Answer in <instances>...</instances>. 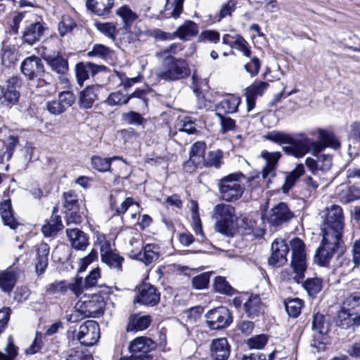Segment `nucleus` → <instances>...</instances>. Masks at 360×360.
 <instances>
[{
	"label": "nucleus",
	"instance_id": "nucleus-44",
	"mask_svg": "<svg viewBox=\"0 0 360 360\" xmlns=\"http://www.w3.org/2000/svg\"><path fill=\"white\" fill-rule=\"evenodd\" d=\"M213 286L217 292L229 296H231L237 292V290L229 284L225 277L220 276L214 278Z\"/></svg>",
	"mask_w": 360,
	"mask_h": 360
},
{
	"label": "nucleus",
	"instance_id": "nucleus-20",
	"mask_svg": "<svg viewBox=\"0 0 360 360\" xmlns=\"http://www.w3.org/2000/svg\"><path fill=\"white\" fill-rule=\"evenodd\" d=\"M268 86V82L257 81L246 88L245 97L248 112L255 108L256 98L262 96Z\"/></svg>",
	"mask_w": 360,
	"mask_h": 360
},
{
	"label": "nucleus",
	"instance_id": "nucleus-53",
	"mask_svg": "<svg viewBox=\"0 0 360 360\" xmlns=\"http://www.w3.org/2000/svg\"><path fill=\"white\" fill-rule=\"evenodd\" d=\"M302 285L310 296H315L322 289V280L317 277L307 278Z\"/></svg>",
	"mask_w": 360,
	"mask_h": 360
},
{
	"label": "nucleus",
	"instance_id": "nucleus-56",
	"mask_svg": "<svg viewBox=\"0 0 360 360\" xmlns=\"http://www.w3.org/2000/svg\"><path fill=\"white\" fill-rule=\"evenodd\" d=\"M94 26L108 37L112 40L115 39L116 26L113 22H101L99 21H95Z\"/></svg>",
	"mask_w": 360,
	"mask_h": 360
},
{
	"label": "nucleus",
	"instance_id": "nucleus-57",
	"mask_svg": "<svg viewBox=\"0 0 360 360\" xmlns=\"http://www.w3.org/2000/svg\"><path fill=\"white\" fill-rule=\"evenodd\" d=\"M65 360H94V358L87 350L72 348L68 351Z\"/></svg>",
	"mask_w": 360,
	"mask_h": 360
},
{
	"label": "nucleus",
	"instance_id": "nucleus-15",
	"mask_svg": "<svg viewBox=\"0 0 360 360\" xmlns=\"http://www.w3.org/2000/svg\"><path fill=\"white\" fill-rule=\"evenodd\" d=\"M45 30L46 27L44 22H35L29 24L22 32V42L31 46L35 44L41 39Z\"/></svg>",
	"mask_w": 360,
	"mask_h": 360
},
{
	"label": "nucleus",
	"instance_id": "nucleus-63",
	"mask_svg": "<svg viewBox=\"0 0 360 360\" xmlns=\"http://www.w3.org/2000/svg\"><path fill=\"white\" fill-rule=\"evenodd\" d=\"M65 198L64 207L69 211H77L78 210V199L77 195L72 192H65L63 194Z\"/></svg>",
	"mask_w": 360,
	"mask_h": 360
},
{
	"label": "nucleus",
	"instance_id": "nucleus-11",
	"mask_svg": "<svg viewBox=\"0 0 360 360\" xmlns=\"http://www.w3.org/2000/svg\"><path fill=\"white\" fill-rule=\"evenodd\" d=\"M20 72L29 81L45 75V67L41 59L36 56H28L20 64Z\"/></svg>",
	"mask_w": 360,
	"mask_h": 360
},
{
	"label": "nucleus",
	"instance_id": "nucleus-51",
	"mask_svg": "<svg viewBox=\"0 0 360 360\" xmlns=\"http://www.w3.org/2000/svg\"><path fill=\"white\" fill-rule=\"evenodd\" d=\"M214 213L221 217L220 219H234L235 208L230 205L218 204L214 208Z\"/></svg>",
	"mask_w": 360,
	"mask_h": 360
},
{
	"label": "nucleus",
	"instance_id": "nucleus-8",
	"mask_svg": "<svg viewBox=\"0 0 360 360\" xmlns=\"http://www.w3.org/2000/svg\"><path fill=\"white\" fill-rule=\"evenodd\" d=\"M331 239L326 245L321 243V246L316 250L314 260L321 266H328L330 262L336 251H340L341 253L345 252L346 247L342 240L336 241L335 239Z\"/></svg>",
	"mask_w": 360,
	"mask_h": 360
},
{
	"label": "nucleus",
	"instance_id": "nucleus-9",
	"mask_svg": "<svg viewBox=\"0 0 360 360\" xmlns=\"http://www.w3.org/2000/svg\"><path fill=\"white\" fill-rule=\"evenodd\" d=\"M137 295L134 302L149 307L156 306L160 301V292L158 288L149 283H142L137 285Z\"/></svg>",
	"mask_w": 360,
	"mask_h": 360
},
{
	"label": "nucleus",
	"instance_id": "nucleus-16",
	"mask_svg": "<svg viewBox=\"0 0 360 360\" xmlns=\"http://www.w3.org/2000/svg\"><path fill=\"white\" fill-rule=\"evenodd\" d=\"M22 79L19 76H12L6 81L5 102L11 105H16L20 97V89Z\"/></svg>",
	"mask_w": 360,
	"mask_h": 360
},
{
	"label": "nucleus",
	"instance_id": "nucleus-5",
	"mask_svg": "<svg viewBox=\"0 0 360 360\" xmlns=\"http://www.w3.org/2000/svg\"><path fill=\"white\" fill-rule=\"evenodd\" d=\"M243 176L241 172L230 174L221 179L219 184L221 198L227 202H233L239 199L243 192L244 187L237 181Z\"/></svg>",
	"mask_w": 360,
	"mask_h": 360
},
{
	"label": "nucleus",
	"instance_id": "nucleus-28",
	"mask_svg": "<svg viewBox=\"0 0 360 360\" xmlns=\"http://www.w3.org/2000/svg\"><path fill=\"white\" fill-rule=\"evenodd\" d=\"M66 233L75 250H84L89 244L87 235L78 229H67Z\"/></svg>",
	"mask_w": 360,
	"mask_h": 360
},
{
	"label": "nucleus",
	"instance_id": "nucleus-54",
	"mask_svg": "<svg viewBox=\"0 0 360 360\" xmlns=\"http://www.w3.org/2000/svg\"><path fill=\"white\" fill-rule=\"evenodd\" d=\"M344 304L349 307L346 309L351 311L355 316H360L359 293H354L347 297L344 302Z\"/></svg>",
	"mask_w": 360,
	"mask_h": 360
},
{
	"label": "nucleus",
	"instance_id": "nucleus-48",
	"mask_svg": "<svg viewBox=\"0 0 360 360\" xmlns=\"http://www.w3.org/2000/svg\"><path fill=\"white\" fill-rule=\"evenodd\" d=\"M121 120L129 125L141 126L146 120L138 112L130 110L121 115Z\"/></svg>",
	"mask_w": 360,
	"mask_h": 360
},
{
	"label": "nucleus",
	"instance_id": "nucleus-45",
	"mask_svg": "<svg viewBox=\"0 0 360 360\" xmlns=\"http://www.w3.org/2000/svg\"><path fill=\"white\" fill-rule=\"evenodd\" d=\"M149 89H137L131 94L127 95V97H130V100L133 98H138V108L141 110H145L148 106V95L150 93Z\"/></svg>",
	"mask_w": 360,
	"mask_h": 360
},
{
	"label": "nucleus",
	"instance_id": "nucleus-37",
	"mask_svg": "<svg viewBox=\"0 0 360 360\" xmlns=\"http://www.w3.org/2000/svg\"><path fill=\"white\" fill-rule=\"evenodd\" d=\"M243 308L247 316L255 319L261 313V300L258 295H251L244 303Z\"/></svg>",
	"mask_w": 360,
	"mask_h": 360
},
{
	"label": "nucleus",
	"instance_id": "nucleus-29",
	"mask_svg": "<svg viewBox=\"0 0 360 360\" xmlns=\"http://www.w3.org/2000/svg\"><path fill=\"white\" fill-rule=\"evenodd\" d=\"M152 319L150 315L140 316L139 314H132L129 317L127 332H137L148 328Z\"/></svg>",
	"mask_w": 360,
	"mask_h": 360
},
{
	"label": "nucleus",
	"instance_id": "nucleus-7",
	"mask_svg": "<svg viewBox=\"0 0 360 360\" xmlns=\"http://www.w3.org/2000/svg\"><path fill=\"white\" fill-rule=\"evenodd\" d=\"M207 326L211 330H220L227 328L233 322V317L226 307L221 306L210 309L205 314Z\"/></svg>",
	"mask_w": 360,
	"mask_h": 360
},
{
	"label": "nucleus",
	"instance_id": "nucleus-36",
	"mask_svg": "<svg viewBox=\"0 0 360 360\" xmlns=\"http://www.w3.org/2000/svg\"><path fill=\"white\" fill-rule=\"evenodd\" d=\"M304 167L302 164H299L288 174L286 175L285 182L282 186L283 193H288L290 189L295 186L298 179L304 174Z\"/></svg>",
	"mask_w": 360,
	"mask_h": 360
},
{
	"label": "nucleus",
	"instance_id": "nucleus-40",
	"mask_svg": "<svg viewBox=\"0 0 360 360\" xmlns=\"http://www.w3.org/2000/svg\"><path fill=\"white\" fill-rule=\"evenodd\" d=\"M283 304L288 315L292 318L298 317L304 307V301L298 297L285 299Z\"/></svg>",
	"mask_w": 360,
	"mask_h": 360
},
{
	"label": "nucleus",
	"instance_id": "nucleus-58",
	"mask_svg": "<svg viewBox=\"0 0 360 360\" xmlns=\"http://www.w3.org/2000/svg\"><path fill=\"white\" fill-rule=\"evenodd\" d=\"M267 341V336L264 334H260L249 338L246 344L250 349H260L266 345Z\"/></svg>",
	"mask_w": 360,
	"mask_h": 360
},
{
	"label": "nucleus",
	"instance_id": "nucleus-17",
	"mask_svg": "<svg viewBox=\"0 0 360 360\" xmlns=\"http://www.w3.org/2000/svg\"><path fill=\"white\" fill-rule=\"evenodd\" d=\"M212 360H228L231 354V345L226 338L213 339L210 346Z\"/></svg>",
	"mask_w": 360,
	"mask_h": 360
},
{
	"label": "nucleus",
	"instance_id": "nucleus-4",
	"mask_svg": "<svg viewBox=\"0 0 360 360\" xmlns=\"http://www.w3.org/2000/svg\"><path fill=\"white\" fill-rule=\"evenodd\" d=\"M190 75V68L184 59L169 55L164 58L158 77L165 81L174 82L187 78Z\"/></svg>",
	"mask_w": 360,
	"mask_h": 360
},
{
	"label": "nucleus",
	"instance_id": "nucleus-27",
	"mask_svg": "<svg viewBox=\"0 0 360 360\" xmlns=\"http://www.w3.org/2000/svg\"><path fill=\"white\" fill-rule=\"evenodd\" d=\"M36 88L39 89L40 94L44 96H51L56 93L57 85L54 82L52 75L50 72L46 71L44 76L37 77Z\"/></svg>",
	"mask_w": 360,
	"mask_h": 360
},
{
	"label": "nucleus",
	"instance_id": "nucleus-49",
	"mask_svg": "<svg viewBox=\"0 0 360 360\" xmlns=\"http://www.w3.org/2000/svg\"><path fill=\"white\" fill-rule=\"evenodd\" d=\"M130 101V97L127 94H123L121 91H117L110 93L104 103L110 106L126 105Z\"/></svg>",
	"mask_w": 360,
	"mask_h": 360
},
{
	"label": "nucleus",
	"instance_id": "nucleus-6",
	"mask_svg": "<svg viewBox=\"0 0 360 360\" xmlns=\"http://www.w3.org/2000/svg\"><path fill=\"white\" fill-rule=\"evenodd\" d=\"M156 342L152 339L141 336L136 338L129 345V351L131 354L129 360H152L153 356L149 353L155 349Z\"/></svg>",
	"mask_w": 360,
	"mask_h": 360
},
{
	"label": "nucleus",
	"instance_id": "nucleus-2",
	"mask_svg": "<svg viewBox=\"0 0 360 360\" xmlns=\"http://www.w3.org/2000/svg\"><path fill=\"white\" fill-rule=\"evenodd\" d=\"M344 217L342 209L340 206L333 205L327 210L325 215L321 231L323 234L322 243L327 244L331 239L336 241L342 240V232L344 229Z\"/></svg>",
	"mask_w": 360,
	"mask_h": 360
},
{
	"label": "nucleus",
	"instance_id": "nucleus-41",
	"mask_svg": "<svg viewBox=\"0 0 360 360\" xmlns=\"http://www.w3.org/2000/svg\"><path fill=\"white\" fill-rule=\"evenodd\" d=\"M116 14L122 19L123 28L126 30L131 28L134 22L138 18L137 14L126 5L119 8L116 11Z\"/></svg>",
	"mask_w": 360,
	"mask_h": 360
},
{
	"label": "nucleus",
	"instance_id": "nucleus-10",
	"mask_svg": "<svg viewBox=\"0 0 360 360\" xmlns=\"http://www.w3.org/2000/svg\"><path fill=\"white\" fill-rule=\"evenodd\" d=\"M330 324L326 316L319 312L315 313L312 316L311 330L316 333L314 335V343L311 346L319 349L323 348L325 343L323 342L324 336L330 331Z\"/></svg>",
	"mask_w": 360,
	"mask_h": 360
},
{
	"label": "nucleus",
	"instance_id": "nucleus-24",
	"mask_svg": "<svg viewBox=\"0 0 360 360\" xmlns=\"http://www.w3.org/2000/svg\"><path fill=\"white\" fill-rule=\"evenodd\" d=\"M100 85H92L86 86L79 94L78 104L81 108H91L96 100L98 99V92L101 90Z\"/></svg>",
	"mask_w": 360,
	"mask_h": 360
},
{
	"label": "nucleus",
	"instance_id": "nucleus-59",
	"mask_svg": "<svg viewBox=\"0 0 360 360\" xmlns=\"http://www.w3.org/2000/svg\"><path fill=\"white\" fill-rule=\"evenodd\" d=\"M205 149L206 144L204 142H195L191 146L189 152V156L202 162L205 158Z\"/></svg>",
	"mask_w": 360,
	"mask_h": 360
},
{
	"label": "nucleus",
	"instance_id": "nucleus-46",
	"mask_svg": "<svg viewBox=\"0 0 360 360\" xmlns=\"http://www.w3.org/2000/svg\"><path fill=\"white\" fill-rule=\"evenodd\" d=\"M215 230L227 237L235 235L234 219H219L215 224Z\"/></svg>",
	"mask_w": 360,
	"mask_h": 360
},
{
	"label": "nucleus",
	"instance_id": "nucleus-23",
	"mask_svg": "<svg viewBox=\"0 0 360 360\" xmlns=\"http://www.w3.org/2000/svg\"><path fill=\"white\" fill-rule=\"evenodd\" d=\"M335 324L342 329L360 326V316H355L351 311L342 307L335 318Z\"/></svg>",
	"mask_w": 360,
	"mask_h": 360
},
{
	"label": "nucleus",
	"instance_id": "nucleus-34",
	"mask_svg": "<svg viewBox=\"0 0 360 360\" xmlns=\"http://www.w3.org/2000/svg\"><path fill=\"white\" fill-rule=\"evenodd\" d=\"M103 252V246L101 248V261L107 264L111 269H115L117 271H122V262L124 259L123 257L114 253L111 250Z\"/></svg>",
	"mask_w": 360,
	"mask_h": 360
},
{
	"label": "nucleus",
	"instance_id": "nucleus-18",
	"mask_svg": "<svg viewBox=\"0 0 360 360\" xmlns=\"http://www.w3.org/2000/svg\"><path fill=\"white\" fill-rule=\"evenodd\" d=\"M49 245L44 242L41 243L36 248L35 271L38 276L44 274L49 264Z\"/></svg>",
	"mask_w": 360,
	"mask_h": 360
},
{
	"label": "nucleus",
	"instance_id": "nucleus-62",
	"mask_svg": "<svg viewBox=\"0 0 360 360\" xmlns=\"http://www.w3.org/2000/svg\"><path fill=\"white\" fill-rule=\"evenodd\" d=\"M197 98V106L199 109L209 110L212 108V101L208 98L207 93H203L201 89L198 92L194 93Z\"/></svg>",
	"mask_w": 360,
	"mask_h": 360
},
{
	"label": "nucleus",
	"instance_id": "nucleus-3",
	"mask_svg": "<svg viewBox=\"0 0 360 360\" xmlns=\"http://www.w3.org/2000/svg\"><path fill=\"white\" fill-rule=\"evenodd\" d=\"M66 335L68 347L74 346L77 342L82 345L91 347L96 344L100 338L99 325L96 321L88 320L79 326L77 334L76 330H68Z\"/></svg>",
	"mask_w": 360,
	"mask_h": 360
},
{
	"label": "nucleus",
	"instance_id": "nucleus-38",
	"mask_svg": "<svg viewBox=\"0 0 360 360\" xmlns=\"http://www.w3.org/2000/svg\"><path fill=\"white\" fill-rule=\"evenodd\" d=\"M157 250L158 248L155 245L147 244L143 248V252H139L134 258L148 265L158 259L159 254Z\"/></svg>",
	"mask_w": 360,
	"mask_h": 360
},
{
	"label": "nucleus",
	"instance_id": "nucleus-14",
	"mask_svg": "<svg viewBox=\"0 0 360 360\" xmlns=\"http://www.w3.org/2000/svg\"><path fill=\"white\" fill-rule=\"evenodd\" d=\"M288 251L289 248L285 240H275L271 244V255L268 259V264L271 266H283L288 261Z\"/></svg>",
	"mask_w": 360,
	"mask_h": 360
},
{
	"label": "nucleus",
	"instance_id": "nucleus-13",
	"mask_svg": "<svg viewBox=\"0 0 360 360\" xmlns=\"http://www.w3.org/2000/svg\"><path fill=\"white\" fill-rule=\"evenodd\" d=\"M108 68L103 65H96L91 62H79L75 65V74L77 83L80 86H83L84 82L94 77L100 72L106 71Z\"/></svg>",
	"mask_w": 360,
	"mask_h": 360
},
{
	"label": "nucleus",
	"instance_id": "nucleus-25",
	"mask_svg": "<svg viewBox=\"0 0 360 360\" xmlns=\"http://www.w3.org/2000/svg\"><path fill=\"white\" fill-rule=\"evenodd\" d=\"M105 306L104 299L96 295L92 297V299L84 302L85 311L84 314L87 317H99L104 313Z\"/></svg>",
	"mask_w": 360,
	"mask_h": 360
},
{
	"label": "nucleus",
	"instance_id": "nucleus-42",
	"mask_svg": "<svg viewBox=\"0 0 360 360\" xmlns=\"http://www.w3.org/2000/svg\"><path fill=\"white\" fill-rule=\"evenodd\" d=\"M63 225L59 215H51L50 220L41 228V231L45 236H51L62 230Z\"/></svg>",
	"mask_w": 360,
	"mask_h": 360
},
{
	"label": "nucleus",
	"instance_id": "nucleus-33",
	"mask_svg": "<svg viewBox=\"0 0 360 360\" xmlns=\"http://www.w3.org/2000/svg\"><path fill=\"white\" fill-rule=\"evenodd\" d=\"M115 160H122L124 163H127V162L120 156L102 158L98 155H93L91 158V165L93 169L99 172L104 173L111 172V164Z\"/></svg>",
	"mask_w": 360,
	"mask_h": 360
},
{
	"label": "nucleus",
	"instance_id": "nucleus-35",
	"mask_svg": "<svg viewBox=\"0 0 360 360\" xmlns=\"http://www.w3.org/2000/svg\"><path fill=\"white\" fill-rule=\"evenodd\" d=\"M17 274L13 271H0V288L1 290L10 294L17 282Z\"/></svg>",
	"mask_w": 360,
	"mask_h": 360
},
{
	"label": "nucleus",
	"instance_id": "nucleus-39",
	"mask_svg": "<svg viewBox=\"0 0 360 360\" xmlns=\"http://www.w3.org/2000/svg\"><path fill=\"white\" fill-rule=\"evenodd\" d=\"M113 54V50L101 44H95L86 53L89 58H98L105 61L111 59Z\"/></svg>",
	"mask_w": 360,
	"mask_h": 360
},
{
	"label": "nucleus",
	"instance_id": "nucleus-47",
	"mask_svg": "<svg viewBox=\"0 0 360 360\" xmlns=\"http://www.w3.org/2000/svg\"><path fill=\"white\" fill-rule=\"evenodd\" d=\"M223 158V153L220 150L216 151H210L207 155L203 158L202 165L205 167H214L217 169L219 168L221 165V159Z\"/></svg>",
	"mask_w": 360,
	"mask_h": 360
},
{
	"label": "nucleus",
	"instance_id": "nucleus-32",
	"mask_svg": "<svg viewBox=\"0 0 360 360\" xmlns=\"http://www.w3.org/2000/svg\"><path fill=\"white\" fill-rule=\"evenodd\" d=\"M240 103V98L232 95L215 105L216 115L236 112L238 110Z\"/></svg>",
	"mask_w": 360,
	"mask_h": 360
},
{
	"label": "nucleus",
	"instance_id": "nucleus-50",
	"mask_svg": "<svg viewBox=\"0 0 360 360\" xmlns=\"http://www.w3.org/2000/svg\"><path fill=\"white\" fill-rule=\"evenodd\" d=\"M340 197L341 201L345 204L359 200H360V187L356 185L350 186L342 191Z\"/></svg>",
	"mask_w": 360,
	"mask_h": 360
},
{
	"label": "nucleus",
	"instance_id": "nucleus-31",
	"mask_svg": "<svg viewBox=\"0 0 360 360\" xmlns=\"http://www.w3.org/2000/svg\"><path fill=\"white\" fill-rule=\"evenodd\" d=\"M198 33V25L190 20H186L184 24L179 26L175 30L176 38H179L182 41L190 40L191 38L195 37Z\"/></svg>",
	"mask_w": 360,
	"mask_h": 360
},
{
	"label": "nucleus",
	"instance_id": "nucleus-52",
	"mask_svg": "<svg viewBox=\"0 0 360 360\" xmlns=\"http://www.w3.org/2000/svg\"><path fill=\"white\" fill-rule=\"evenodd\" d=\"M212 274V271H207L194 276L191 280L192 287L197 290L207 289Z\"/></svg>",
	"mask_w": 360,
	"mask_h": 360
},
{
	"label": "nucleus",
	"instance_id": "nucleus-30",
	"mask_svg": "<svg viewBox=\"0 0 360 360\" xmlns=\"http://www.w3.org/2000/svg\"><path fill=\"white\" fill-rule=\"evenodd\" d=\"M0 214L4 225L9 226L11 229H15L18 226L19 223L14 217L11 200H5L1 202Z\"/></svg>",
	"mask_w": 360,
	"mask_h": 360
},
{
	"label": "nucleus",
	"instance_id": "nucleus-60",
	"mask_svg": "<svg viewBox=\"0 0 360 360\" xmlns=\"http://www.w3.org/2000/svg\"><path fill=\"white\" fill-rule=\"evenodd\" d=\"M101 278V269L99 267L93 269L85 278L84 286L85 290L96 287L98 280Z\"/></svg>",
	"mask_w": 360,
	"mask_h": 360
},
{
	"label": "nucleus",
	"instance_id": "nucleus-55",
	"mask_svg": "<svg viewBox=\"0 0 360 360\" xmlns=\"http://www.w3.org/2000/svg\"><path fill=\"white\" fill-rule=\"evenodd\" d=\"M5 352L6 354L0 352V360H14L18 354V349L14 345L13 339L11 335L8 338Z\"/></svg>",
	"mask_w": 360,
	"mask_h": 360
},
{
	"label": "nucleus",
	"instance_id": "nucleus-19",
	"mask_svg": "<svg viewBox=\"0 0 360 360\" xmlns=\"http://www.w3.org/2000/svg\"><path fill=\"white\" fill-rule=\"evenodd\" d=\"M43 58L53 72L63 75L68 71V60L59 52L44 54Z\"/></svg>",
	"mask_w": 360,
	"mask_h": 360
},
{
	"label": "nucleus",
	"instance_id": "nucleus-64",
	"mask_svg": "<svg viewBox=\"0 0 360 360\" xmlns=\"http://www.w3.org/2000/svg\"><path fill=\"white\" fill-rule=\"evenodd\" d=\"M233 46L243 52L244 56L250 57L251 50L250 49L249 44L242 36L237 35L233 41Z\"/></svg>",
	"mask_w": 360,
	"mask_h": 360
},
{
	"label": "nucleus",
	"instance_id": "nucleus-61",
	"mask_svg": "<svg viewBox=\"0 0 360 360\" xmlns=\"http://www.w3.org/2000/svg\"><path fill=\"white\" fill-rule=\"evenodd\" d=\"M19 143V138L16 136L11 135L6 141H4V146L6 148L5 153L6 154L7 160H9L15 150L16 146Z\"/></svg>",
	"mask_w": 360,
	"mask_h": 360
},
{
	"label": "nucleus",
	"instance_id": "nucleus-43",
	"mask_svg": "<svg viewBox=\"0 0 360 360\" xmlns=\"http://www.w3.org/2000/svg\"><path fill=\"white\" fill-rule=\"evenodd\" d=\"M290 266L293 271L297 274V282L298 283L299 279L304 278V272L307 267L306 255L292 256Z\"/></svg>",
	"mask_w": 360,
	"mask_h": 360
},
{
	"label": "nucleus",
	"instance_id": "nucleus-26",
	"mask_svg": "<svg viewBox=\"0 0 360 360\" xmlns=\"http://www.w3.org/2000/svg\"><path fill=\"white\" fill-rule=\"evenodd\" d=\"M114 5V0H86L87 10L96 15H108Z\"/></svg>",
	"mask_w": 360,
	"mask_h": 360
},
{
	"label": "nucleus",
	"instance_id": "nucleus-22",
	"mask_svg": "<svg viewBox=\"0 0 360 360\" xmlns=\"http://www.w3.org/2000/svg\"><path fill=\"white\" fill-rule=\"evenodd\" d=\"M307 167L315 174L318 171L323 172H328L332 166V155H319L316 159L307 158L305 160Z\"/></svg>",
	"mask_w": 360,
	"mask_h": 360
},
{
	"label": "nucleus",
	"instance_id": "nucleus-1",
	"mask_svg": "<svg viewBox=\"0 0 360 360\" xmlns=\"http://www.w3.org/2000/svg\"><path fill=\"white\" fill-rule=\"evenodd\" d=\"M264 137L265 139L279 145L288 144L289 146L283 147V150L287 155L296 158L303 157L310 150L316 153L323 150L326 147H330L335 150L340 147V142L335 134L325 129L319 131V142L312 141L307 137L298 139L281 131L269 132Z\"/></svg>",
	"mask_w": 360,
	"mask_h": 360
},
{
	"label": "nucleus",
	"instance_id": "nucleus-12",
	"mask_svg": "<svg viewBox=\"0 0 360 360\" xmlns=\"http://www.w3.org/2000/svg\"><path fill=\"white\" fill-rule=\"evenodd\" d=\"M293 217L294 213L287 203L280 202L270 210L266 219L270 225L277 227L289 222Z\"/></svg>",
	"mask_w": 360,
	"mask_h": 360
},
{
	"label": "nucleus",
	"instance_id": "nucleus-21",
	"mask_svg": "<svg viewBox=\"0 0 360 360\" xmlns=\"http://www.w3.org/2000/svg\"><path fill=\"white\" fill-rule=\"evenodd\" d=\"M261 157L266 160V165L262 169V177L265 179L269 177L276 176V169L278 162L281 157L280 152H268L264 150Z\"/></svg>",
	"mask_w": 360,
	"mask_h": 360
}]
</instances>
